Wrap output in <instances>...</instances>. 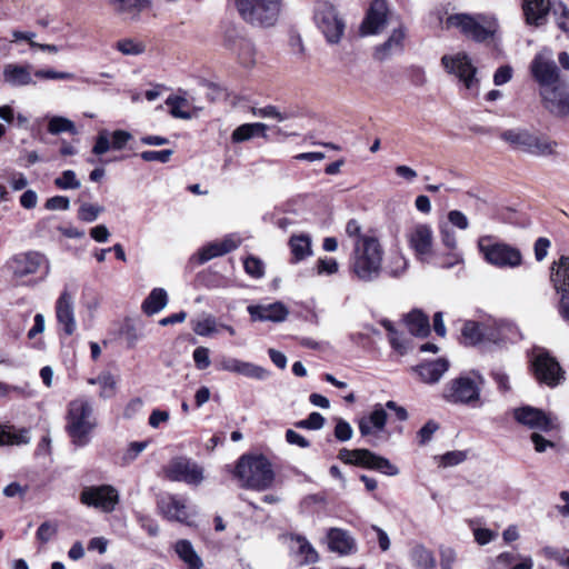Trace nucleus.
Masks as SVG:
<instances>
[{
  "mask_svg": "<svg viewBox=\"0 0 569 569\" xmlns=\"http://www.w3.org/2000/svg\"><path fill=\"white\" fill-rule=\"evenodd\" d=\"M116 48L126 56H138L144 51V46L132 39H122L116 43Z\"/></svg>",
  "mask_w": 569,
  "mask_h": 569,
  "instance_id": "50",
  "label": "nucleus"
},
{
  "mask_svg": "<svg viewBox=\"0 0 569 569\" xmlns=\"http://www.w3.org/2000/svg\"><path fill=\"white\" fill-rule=\"evenodd\" d=\"M531 362L537 380L556 387L565 379V371L555 357L541 347H535L531 351Z\"/></svg>",
  "mask_w": 569,
  "mask_h": 569,
  "instance_id": "11",
  "label": "nucleus"
},
{
  "mask_svg": "<svg viewBox=\"0 0 569 569\" xmlns=\"http://www.w3.org/2000/svg\"><path fill=\"white\" fill-rule=\"evenodd\" d=\"M388 6L385 0H375L361 26L362 34H375L380 32L387 22Z\"/></svg>",
  "mask_w": 569,
  "mask_h": 569,
  "instance_id": "24",
  "label": "nucleus"
},
{
  "mask_svg": "<svg viewBox=\"0 0 569 569\" xmlns=\"http://www.w3.org/2000/svg\"><path fill=\"white\" fill-rule=\"evenodd\" d=\"M449 369V362L445 358H439L431 362H426L417 367L421 380L426 383L438 382L443 373Z\"/></svg>",
  "mask_w": 569,
  "mask_h": 569,
  "instance_id": "32",
  "label": "nucleus"
},
{
  "mask_svg": "<svg viewBox=\"0 0 569 569\" xmlns=\"http://www.w3.org/2000/svg\"><path fill=\"white\" fill-rule=\"evenodd\" d=\"M441 64L448 73L456 76L472 96H478L479 79L476 77L477 68L466 52L445 54L441 58Z\"/></svg>",
  "mask_w": 569,
  "mask_h": 569,
  "instance_id": "10",
  "label": "nucleus"
},
{
  "mask_svg": "<svg viewBox=\"0 0 569 569\" xmlns=\"http://www.w3.org/2000/svg\"><path fill=\"white\" fill-rule=\"evenodd\" d=\"M97 426L98 419L91 399L80 396L68 403L66 431L76 447L87 446Z\"/></svg>",
  "mask_w": 569,
  "mask_h": 569,
  "instance_id": "2",
  "label": "nucleus"
},
{
  "mask_svg": "<svg viewBox=\"0 0 569 569\" xmlns=\"http://www.w3.org/2000/svg\"><path fill=\"white\" fill-rule=\"evenodd\" d=\"M409 248L421 262L431 263L433 259V231L428 223H415L406 232Z\"/></svg>",
  "mask_w": 569,
  "mask_h": 569,
  "instance_id": "14",
  "label": "nucleus"
},
{
  "mask_svg": "<svg viewBox=\"0 0 569 569\" xmlns=\"http://www.w3.org/2000/svg\"><path fill=\"white\" fill-rule=\"evenodd\" d=\"M3 80L6 83L12 87L31 84L33 82L31 76V67L8 63L3 68Z\"/></svg>",
  "mask_w": 569,
  "mask_h": 569,
  "instance_id": "31",
  "label": "nucleus"
},
{
  "mask_svg": "<svg viewBox=\"0 0 569 569\" xmlns=\"http://www.w3.org/2000/svg\"><path fill=\"white\" fill-rule=\"evenodd\" d=\"M132 139V134L126 130H101L96 139L92 152L97 156L104 154L109 150H122Z\"/></svg>",
  "mask_w": 569,
  "mask_h": 569,
  "instance_id": "22",
  "label": "nucleus"
},
{
  "mask_svg": "<svg viewBox=\"0 0 569 569\" xmlns=\"http://www.w3.org/2000/svg\"><path fill=\"white\" fill-rule=\"evenodd\" d=\"M54 184L61 190L78 189L81 186L73 170H64L61 176L54 179Z\"/></svg>",
  "mask_w": 569,
  "mask_h": 569,
  "instance_id": "48",
  "label": "nucleus"
},
{
  "mask_svg": "<svg viewBox=\"0 0 569 569\" xmlns=\"http://www.w3.org/2000/svg\"><path fill=\"white\" fill-rule=\"evenodd\" d=\"M513 418L517 422L533 431L548 432L556 428V422L549 415L530 406L515 409Z\"/></svg>",
  "mask_w": 569,
  "mask_h": 569,
  "instance_id": "19",
  "label": "nucleus"
},
{
  "mask_svg": "<svg viewBox=\"0 0 569 569\" xmlns=\"http://www.w3.org/2000/svg\"><path fill=\"white\" fill-rule=\"evenodd\" d=\"M316 23L329 43H338L345 31V22L332 6L323 4L316 12Z\"/></svg>",
  "mask_w": 569,
  "mask_h": 569,
  "instance_id": "17",
  "label": "nucleus"
},
{
  "mask_svg": "<svg viewBox=\"0 0 569 569\" xmlns=\"http://www.w3.org/2000/svg\"><path fill=\"white\" fill-rule=\"evenodd\" d=\"M240 243L241 239L236 234H228L223 239L209 242L199 250V262L203 263L213 258L227 254L236 250Z\"/></svg>",
  "mask_w": 569,
  "mask_h": 569,
  "instance_id": "23",
  "label": "nucleus"
},
{
  "mask_svg": "<svg viewBox=\"0 0 569 569\" xmlns=\"http://www.w3.org/2000/svg\"><path fill=\"white\" fill-rule=\"evenodd\" d=\"M267 124L261 122L244 123L236 128L231 134V140L234 143H240L250 140L253 137L266 138Z\"/></svg>",
  "mask_w": 569,
  "mask_h": 569,
  "instance_id": "34",
  "label": "nucleus"
},
{
  "mask_svg": "<svg viewBox=\"0 0 569 569\" xmlns=\"http://www.w3.org/2000/svg\"><path fill=\"white\" fill-rule=\"evenodd\" d=\"M530 71L540 88L556 84L559 81V69L550 49H542L531 61Z\"/></svg>",
  "mask_w": 569,
  "mask_h": 569,
  "instance_id": "16",
  "label": "nucleus"
},
{
  "mask_svg": "<svg viewBox=\"0 0 569 569\" xmlns=\"http://www.w3.org/2000/svg\"><path fill=\"white\" fill-rule=\"evenodd\" d=\"M168 303V295L162 288H154L143 300L141 305L142 311L147 316L160 312Z\"/></svg>",
  "mask_w": 569,
  "mask_h": 569,
  "instance_id": "35",
  "label": "nucleus"
},
{
  "mask_svg": "<svg viewBox=\"0 0 569 569\" xmlns=\"http://www.w3.org/2000/svg\"><path fill=\"white\" fill-rule=\"evenodd\" d=\"M30 441L29 430H4L0 427V446L26 445Z\"/></svg>",
  "mask_w": 569,
  "mask_h": 569,
  "instance_id": "45",
  "label": "nucleus"
},
{
  "mask_svg": "<svg viewBox=\"0 0 569 569\" xmlns=\"http://www.w3.org/2000/svg\"><path fill=\"white\" fill-rule=\"evenodd\" d=\"M555 14L557 20V26L565 32H569V9L559 3L558 7H555Z\"/></svg>",
  "mask_w": 569,
  "mask_h": 569,
  "instance_id": "60",
  "label": "nucleus"
},
{
  "mask_svg": "<svg viewBox=\"0 0 569 569\" xmlns=\"http://www.w3.org/2000/svg\"><path fill=\"white\" fill-rule=\"evenodd\" d=\"M236 476L244 487L256 490H264L273 481L271 465L263 457H241L236 467Z\"/></svg>",
  "mask_w": 569,
  "mask_h": 569,
  "instance_id": "4",
  "label": "nucleus"
},
{
  "mask_svg": "<svg viewBox=\"0 0 569 569\" xmlns=\"http://www.w3.org/2000/svg\"><path fill=\"white\" fill-rule=\"evenodd\" d=\"M465 345L476 346L483 341L498 342L503 340H516L518 332L509 323H498L491 328L487 323L466 321L461 330Z\"/></svg>",
  "mask_w": 569,
  "mask_h": 569,
  "instance_id": "6",
  "label": "nucleus"
},
{
  "mask_svg": "<svg viewBox=\"0 0 569 569\" xmlns=\"http://www.w3.org/2000/svg\"><path fill=\"white\" fill-rule=\"evenodd\" d=\"M289 246L296 261L303 260L312 253L311 239L309 236H292Z\"/></svg>",
  "mask_w": 569,
  "mask_h": 569,
  "instance_id": "42",
  "label": "nucleus"
},
{
  "mask_svg": "<svg viewBox=\"0 0 569 569\" xmlns=\"http://www.w3.org/2000/svg\"><path fill=\"white\" fill-rule=\"evenodd\" d=\"M448 22L475 41L481 42L492 37L497 29L496 19L486 14L458 13L451 16Z\"/></svg>",
  "mask_w": 569,
  "mask_h": 569,
  "instance_id": "9",
  "label": "nucleus"
},
{
  "mask_svg": "<svg viewBox=\"0 0 569 569\" xmlns=\"http://www.w3.org/2000/svg\"><path fill=\"white\" fill-rule=\"evenodd\" d=\"M227 48L238 58L239 63L247 69L256 64V49L253 43L242 37L228 36Z\"/></svg>",
  "mask_w": 569,
  "mask_h": 569,
  "instance_id": "26",
  "label": "nucleus"
},
{
  "mask_svg": "<svg viewBox=\"0 0 569 569\" xmlns=\"http://www.w3.org/2000/svg\"><path fill=\"white\" fill-rule=\"evenodd\" d=\"M180 561L183 563L182 569H204L202 558L188 540H180Z\"/></svg>",
  "mask_w": 569,
  "mask_h": 569,
  "instance_id": "39",
  "label": "nucleus"
},
{
  "mask_svg": "<svg viewBox=\"0 0 569 569\" xmlns=\"http://www.w3.org/2000/svg\"><path fill=\"white\" fill-rule=\"evenodd\" d=\"M193 361L198 369H207L210 366L209 349L206 347L196 348L193 351Z\"/></svg>",
  "mask_w": 569,
  "mask_h": 569,
  "instance_id": "61",
  "label": "nucleus"
},
{
  "mask_svg": "<svg viewBox=\"0 0 569 569\" xmlns=\"http://www.w3.org/2000/svg\"><path fill=\"white\" fill-rule=\"evenodd\" d=\"M248 312L253 320L282 322L289 315L288 308L280 301L269 305L249 306Z\"/></svg>",
  "mask_w": 569,
  "mask_h": 569,
  "instance_id": "27",
  "label": "nucleus"
},
{
  "mask_svg": "<svg viewBox=\"0 0 569 569\" xmlns=\"http://www.w3.org/2000/svg\"><path fill=\"white\" fill-rule=\"evenodd\" d=\"M501 139L512 146L515 149L535 154L548 156L553 152L555 143L551 141L531 134L526 130L511 129L501 133Z\"/></svg>",
  "mask_w": 569,
  "mask_h": 569,
  "instance_id": "13",
  "label": "nucleus"
},
{
  "mask_svg": "<svg viewBox=\"0 0 569 569\" xmlns=\"http://www.w3.org/2000/svg\"><path fill=\"white\" fill-rule=\"evenodd\" d=\"M482 382V377L476 372L460 376L446 383L442 390V398L452 405L480 407Z\"/></svg>",
  "mask_w": 569,
  "mask_h": 569,
  "instance_id": "3",
  "label": "nucleus"
},
{
  "mask_svg": "<svg viewBox=\"0 0 569 569\" xmlns=\"http://www.w3.org/2000/svg\"><path fill=\"white\" fill-rule=\"evenodd\" d=\"M36 77L49 80H73L76 76L70 72H61L54 70H38L34 73Z\"/></svg>",
  "mask_w": 569,
  "mask_h": 569,
  "instance_id": "59",
  "label": "nucleus"
},
{
  "mask_svg": "<svg viewBox=\"0 0 569 569\" xmlns=\"http://www.w3.org/2000/svg\"><path fill=\"white\" fill-rule=\"evenodd\" d=\"M338 270H339V264H338L337 260L333 258H320L317 261L316 271H317V274H319V276L335 274L338 272Z\"/></svg>",
  "mask_w": 569,
  "mask_h": 569,
  "instance_id": "53",
  "label": "nucleus"
},
{
  "mask_svg": "<svg viewBox=\"0 0 569 569\" xmlns=\"http://www.w3.org/2000/svg\"><path fill=\"white\" fill-rule=\"evenodd\" d=\"M387 417L385 408L381 405H376L368 416L360 418L358 421L361 436L368 437L383 431Z\"/></svg>",
  "mask_w": 569,
  "mask_h": 569,
  "instance_id": "28",
  "label": "nucleus"
},
{
  "mask_svg": "<svg viewBox=\"0 0 569 569\" xmlns=\"http://www.w3.org/2000/svg\"><path fill=\"white\" fill-rule=\"evenodd\" d=\"M405 37L406 32L402 27L395 29L388 40L376 49L377 58L383 60L392 52L400 51Z\"/></svg>",
  "mask_w": 569,
  "mask_h": 569,
  "instance_id": "36",
  "label": "nucleus"
},
{
  "mask_svg": "<svg viewBox=\"0 0 569 569\" xmlns=\"http://www.w3.org/2000/svg\"><path fill=\"white\" fill-rule=\"evenodd\" d=\"M438 428L439 426L436 421H428L418 432L419 443L426 445L438 430Z\"/></svg>",
  "mask_w": 569,
  "mask_h": 569,
  "instance_id": "63",
  "label": "nucleus"
},
{
  "mask_svg": "<svg viewBox=\"0 0 569 569\" xmlns=\"http://www.w3.org/2000/svg\"><path fill=\"white\" fill-rule=\"evenodd\" d=\"M88 383L100 387L99 396L102 399H110L116 395L117 381L110 372H102L96 378H90Z\"/></svg>",
  "mask_w": 569,
  "mask_h": 569,
  "instance_id": "40",
  "label": "nucleus"
},
{
  "mask_svg": "<svg viewBox=\"0 0 569 569\" xmlns=\"http://www.w3.org/2000/svg\"><path fill=\"white\" fill-rule=\"evenodd\" d=\"M540 96L545 107L556 116H566L569 113V93L559 81L552 86H546L540 89Z\"/></svg>",
  "mask_w": 569,
  "mask_h": 569,
  "instance_id": "21",
  "label": "nucleus"
},
{
  "mask_svg": "<svg viewBox=\"0 0 569 569\" xmlns=\"http://www.w3.org/2000/svg\"><path fill=\"white\" fill-rule=\"evenodd\" d=\"M57 532V526L51 522H43L37 531V539L41 542H48Z\"/></svg>",
  "mask_w": 569,
  "mask_h": 569,
  "instance_id": "64",
  "label": "nucleus"
},
{
  "mask_svg": "<svg viewBox=\"0 0 569 569\" xmlns=\"http://www.w3.org/2000/svg\"><path fill=\"white\" fill-rule=\"evenodd\" d=\"M408 269V260L407 258L401 253L397 252L392 254L390 262H389V274L391 277H400L402 276Z\"/></svg>",
  "mask_w": 569,
  "mask_h": 569,
  "instance_id": "49",
  "label": "nucleus"
},
{
  "mask_svg": "<svg viewBox=\"0 0 569 569\" xmlns=\"http://www.w3.org/2000/svg\"><path fill=\"white\" fill-rule=\"evenodd\" d=\"M478 248L485 260L495 267L517 268L522 263L519 249L505 242H495L489 236L478 240Z\"/></svg>",
  "mask_w": 569,
  "mask_h": 569,
  "instance_id": "8",
  "label": "nucleus"
},
{
  "mask_svg": "<svg viewBox=\"0 0 569 569\" xmlns=\"http://www.w3.org/2000/svg\"><path fill=\"white\" fill-rule=\"evenodd\" d=\"M4 268L17 282L38 273H41L40 280L42 281L50 273V261L39 251H27L12 256L6 262Z\"/></svg>",
  "mask_w": 569,
  "mask_h": 569,
  "instance_id": "5",
  "label": "nucleus"
},
{
  "mask_svg": "<svg viewBox=\"0 0 569 569\" xmlns=\"http://www.w3.org/2000/svg\"><path fill=\"white\" fill-rule=\"evenodd\" d=\"M197 98L188 90H180V119L191 120L198 118L202 111Z\"/></svg>",
  "mask_w": 569,
  "mask_h": 569,
  "instance_id": "38",
  "label": "nucleus"
},
{
  "mask_svg": "<svg viewBox=\"0 0 569 569\" xmlns=\"http://www.w3.org/2000/svg\"><path fill=\"white\" fill-rule=\"evenodd\" d=\"M193 330L199 336H209L219 332V327L214 318L208 317L194 323Z\"/></svg>",
  "mask_w": 569,
  "mask_h": 569,
  "instance_id": "52",
  "label": "nucleus"
},
{
  "mask_svg": "<svg viewBox=\"0 0 569 569\" xmlns=\"http://www.w3.org/2000/svg\"><path fill=\"white\" fill-rule=\"evenodd\" d=\"M328 547L331 551L340 555H349L356 551V540L341 528H330L327 532Z\"/></svg>",
  "mask_w": 569,
  "mask_h": 569,
  "instance_id": "29",
  "label": "nucleus"
},
{
  "mask_svg": "<svg viewBox=\"0 0 569 569\" xmlns=\"http://www.w3.org/2000/svg\"><path fill=\"white\" fill-rule=\"evenodd\" d=\"M462 262H463L462 254L459 251H457V249H456V250H449L448 253L442 254L439 258V261L437 262V264L441 268L449 269V268H452Z\"/></svg>",
  "mask_w": 569,
  "mask_h": 569,
  "instance_id": "56",
  "label": "nucleus"
},
{
  "mask_svg": "<svg viewBox=\"0 0 569 569\" xmlns=\"http://www.w3.org/2000/svg\"><path fill=\"white\" fill-rule=\"evenodd\" d=\"M410 558L415 566L422 569L432 568L436 563L432 552L423 546H416L410 552Z\"/></svg>",
  "mask_w": 569,
  "mask_h": 569,
  "instance_id": "44",
  "label": "nucleus"
},
{
  "mask_svg": "<svg viewBox=\"0 0 569 569\" xmlns=\"http://www.w3.org/2000/svg\"><path fill=\"white\" fill-rule=\"evenodd\" d=\"M338 458L349 465L359 466L383 472L388 476H397L399 469L387 458L378 456L368 449H347L339 451Z\"/></svg>",
  "mask_w": 569,
  "mask_h": 569,
  "instance_id": "12",
  "label": "nucleus"
},
{
  "mask_svg": "<svg viewBox=\"0 0 569 569\" xmlns=\"http://www.w3.org/2000/svg\"><path fill=\"white\" fill-rule=\"evenodd\" d=\"M114 11L123 16L126 19H134L141 10H143L149 1L148 0H110Z\"/></svg>",
  "mask_w": 569,
  "mask_h": 569,
  "instance_id": "37",
  "label": "nucleus"
},
{
  "mask_svg": "<svg viewBox=\"0 0 569 569\" xmlns=\"http://www.w3.org/2000/svg\"><path fill=\"white\" fill-rule=\"evenodd\" d=\"M204 480V468L191 459H180V481L199 487Z\"/></svg>",
  "mask_w": 569,
  "mask_h": 569,
  "instance_id": "33",
  "label": "nucleus"
},
{
  "mask_svg": "<svg viewBox=\"0 0 569 569\" xmlns=\"http://www.w3.org/2000/svg\"><path fill=\"white\" fill-rule=\"evenodd\" d=\"M298 549L301 556H303V561L306 563H312L318 561L319 556L316 549L309 543V541L303 537H297Z\"/></svg>",
  "mask_w": 569,
  "mask_h": 569,
  "instance_id": "51",
  "label": "nucleus"
},
{
  "mask_svg": "<svg viewBox=\"0 0 569 569\" xmlns=\"http://www.w3.org/2000/svg\"><path fill=\"white\" fill-rule=\"evenodd\" d=\"M240 16L250 24L271 27L279 18L281 0H236Z\"/></svg>",
  "mask_w": 569,
  "mask_h": 569,
  "instance_id": "7",
  "label": "nucleus"
},
{
  "mask_svg": "<svg viewBox=\"0 0 569 569\" xmlns=\"http://www.w3.org/2000/svg\"><path fill=\"white\" fill-rule=\"evenodd\" d=\"M406 323L409 331L415 336H426L430 330L428 317L420 311H412L407 315Z\"/></svg>",
  "mask_w": 569,
  "mask_h": 569,
  "instance_id": "41",
  "label": "nucleus"
},
{
  "mask_svg": "<svg viewBox=\"0 0 569 569\" xmlns=\"http://www.w3.org/2000/svg\"><path fill=\"white\" fill-rule=\"evenodd\" d=\"M158 508L160 513L168 520H178V501L173 495H160Z\"/></svg>",
  "mask_w": 569,
  "mask_h": 569,
  "instance_id": "43",
  "label": "nucleus"
},
{
  "mask_svg": "<svg viewBox=\"0 0 569 569\" xmlns=\"http://www.w3.org/2000/svg\"><path fill=\"white\" fill-rule=\"evenodd\" d=\"M80 500L83 505L100 509L104 512H111L119 502L118 490L110 485L86 487Z\"/></svg>",
  "mask_w": 569,
  "mask_h": 569,
  "instance_id": "15",
  "label": "nucleus"
},
{
  "mask_svg": "<svg viewBox=\"0 0 569 569\" xmlns=\"http://www.w3.org/2000/svg\"><path fill=\"white\" fill-rule=\"evenodd\" d=\"M440 237H441L442 244L448 250L457 249V238H456V233L453 230H451L447 226H441L440 227Z\"/></svg>",
  "mask_w": 569,
  "mask_h": 569,
  "instance_id": "62",
  "label": "nucleus"
},
{
  "mask_svg": "<svg viewBox=\"0 0 569 569\" xmlns=\"http://www.w3.org/2000/svg\"><path fill=\"white\" fill-rule=\"evenodd\" d=\"M550 0H522L526 22L539 27L546 22L550 11Z\"/></svg>",
  "mask_w": 569,
  "mask_h": 569,
  "instance_id": "30",
  "label": "nucleus"
},
{
  "mask_svg": "<svg viewBox=\"0 0 569 569\" xmlns=\"http://www.w3.org/2000/svg\"><path fill=\"white\" fill-rule=\"evenodd\" d=\"M352 435H353V430H352L350 423L343 419H339L335 427V437L339 441H348L351 439Z\"/></svg>",
  "mask_w": 569,
  "mask_h": 569,
  "instance_id": "58",
  "label": "nucleus"
},
{
  "mask_svg": "<svg viewBox=\"0 0 569 569\" xmlns=\"http://www.w3.org/2000/svg\"><path fill=\"white\" fill-rule=\"evenodd\" d=\"M219 368L224 371L242 375L248 378L263 380L268 371L254 363L242 361L231 357H224L219 362Z\"/></svg>",
  "mask_w": 569,
  "mask_h": 569,
  "instance_id": "25",
  "label": "nucleus"
},
{
  "mask_svg": "<svg viewBox=\"0 0 569 569\" xmlns=\"http://www.w3.org/2000/svg\"><path fill=\"white\" fill-rule=\"evenodd\" d=\"M56 319L66 336H72L77 330L73 295L66 287L54 305Z\"/></svg>",
  "mask_w": 569,
  "mask_h": 569,
  "instance_id": "20",
  "label": "nucleus"
},
{
  "mask_svg": "<svg viewBox=\"0 0 569 569\" xmlns=\"http://www.w3.org/2000/svg\"><path fill=\"white\" fill-rule=\"evenodd\" d=\"M252 113H253V116L261 117V118H274L278 121H284L288 119V116L279 112L278 109L273 106H267L263 108H253Z\"/></svg>",
  "mask_w": 569,
  "mask_h": 569,
  "instance_id": "57",
  "label": "nucleus"
},
{
  "mask_svg": "<svg viewBox=\"0 0 569 569\" xmlns=\"http://www.w3.org/2000/svg\"><path fill=\"white\" fill-rule=\"evenodd\" d=\"M103 211L102 206L84 202L78 210V218L83 222H93Z\"/></svg>",
  "mask_w": 569,
  "mask_h": 569,
  "instance_id": "47",
  "label": "nucleus"
},
{
  "mask_svg": "<svg viewBox=\"0 0 569 569\" xmlns=\"http://www.w3.org/2000/svg\"><path fill=\"white\" fill-rule=\"evenodd\" d=\"M172 154H173V150H169V149L160 150V151L148 150V151L141 152L140 157L142 160H144L147 162L157 161V162L166 163L170 160Z\"/></svg>",
  "mask_w": 569,
  "mask_h": 569,
  "instance_id": "55",
  "label": "nucleus"
},
{
  "mask_svg": "<svg viewBox=\"0 0 569 569\" xmlns=\"http://www.w3.org/2000/svg\"><path fill=\"white\" fill-rule=\"evenodd\" d=\"M347 237L352 241L349 269L353 277L362 282H372L382 273L385 249L373 230L365 231L357 219H350L345 227Z\"/></svg>",
  "mask_w": 569,
  "mask_h": 569,
  "instance_id": "1",
  "label": "nucleus"
},
{
  "mask_svg": "<svg viewBox=\"0 0 569 569\" xmlns=\"http://www.w3.org/2000/svg\"><path fill=\"white\" fill-rule=\"evenodd\" d=\"M48 131L51 134H59L62 132H69L71 134L77 133L74 123L70 119L61 116H54L50 118L48 122Z\"/></svg>",
  "mask_w": 569,
  "mask_h": 569,
  "instance_id": "46",
  "label": "nucleus"
},
{
  "mask_svg": "<svg viewBox=\"0 0 569 569\" xmlns=\"http://www.w3.org/2000/svg\"><path fill=\"white\" fill-rule=\"evenodd\" d=\"M551 281L560 296V313L569 321V257L562 256L553 263Z\"/></svg>",
  "mask_w": 569,
  "mask_h": 569,
  "instance_id": "18",
  "label": "nucleus"
},
{
  "mask_svg": "<svg viewBox=\"0 0 569 569\" xmlns=\"http://www.w3.org/2000/svg\"><path fill=\"white\" fill-rule=\"evenodd\" d=\"M243 267L246 272L253 278H261L264 273L263 262L256 257H248L243 262Z\"/></svg>",
  "mask_w": 569,
  "mask_h": 569,
  "instance_id": "54",
  "label": "nucleus"
}]
</instances>
